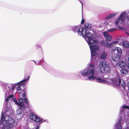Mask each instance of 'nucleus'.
I'll use <instances>...</instances> for the list:
<instances>
[{"label":"nucleus","mask_w":129,"mask_h":129,"mask_svg":"<svg viewBox=\"0 0 129 129\" xmlns=\"http://www.w3.org/2000/svg\"><path fill=\"white\" fill-rule=\"evenodd\" d=\"M88 67L80 71L79 73L84 77H87L86 80L94 81L97 82L102 83L105 81L101 76H99L95 70V65L93 63H89Z\"/></svg>","instance_id":"obj_1"},{"label":"nucleus","mask_w":129,"mask_h":129,"mask_svg":"<svg viewBox=\"0 0 129 129\" xmlns=\"http://www.w3.org/2000/svg\"><path fill=\"white\" fill-rule=\"evenodd\" d=\"M22 94V98H19L18 103L16 100V99L13 98V95L12 94H9L8 96H7V98L6 99L5 101L6 103V107L5 109H4L2 111H3V113L7 115L10 114V110L8 108L7 106V104L10 101H11L14 102L15 104L17 105H19L20 106L23 108H25L26 107L28 106V101L26 97V93L24 92L23 90H22L21 92H19V95L20 96L21 94Z\"/></svg>","instance_id":"obj_2"},{"label":"nucleus","mask_w":129,"mask_h":129,"mask_svg":"<svg viewBox=\"0 0 129 129\" xmlns=\"http://www.w3.org/2000/svg\"><path fill=\"white\" fill-rule=\"evenodd\" d=\"M4 116L3 111L0 121V129H13L16 125L14 119L8 115H6L4 117Z\"/></svg>","instance_id":"obj_3"},{"label":"nucleus","mask_w":129,"mask_h":129,"mask_svg":"<svg viewBox=\"0 0 129 129\" xmlns=\"http://www.w3.org/2000/svg\"><path fill=\"white\" fill-rule=\"evenodd\" d=\"M129 107L126 106H123L120 108V113L119 114V118L117 121L116 129H122V126L124 123V120L128 118Z\"/></svg>","instance_id":"obj_4"},{"label":"nucleus","mask_w":129,"mask_h":129,"mask_svg":"<svg viewBox=\"0 0 129 129\" xmlns=\"http://www.w3.org/2000/svg\"><path fill=\"white\" fill-rule=\"evenodd\" d=\"M126 14V17L129 21V11L126 13L125 11L122 12L120 15L119 17L116 20L115 24L116 25L119 26L120 24L123 22L124 20ZM126 33L129 35V27L125 30Z\"/></svg>","instance_id":"obj_5"},{"label":"nucleus","mask_w":129,"mask_h":129,"mask_svg":"<svg viewBox=\"0 0 129 129\" xmlns=\"http://www.w3.org/2000/svg\"><path fill=\"white\" fill-rule=\"evenodd\" d=\"M93 35L90 32H86L85 35V37H83L85 39L88 44L89 47L97 46L96 45L99 43L96 40L93 39Z\"/></svg>","instance_id":"obj_6"},{"label":"nucleus","mask_w":129,"mask_h":129,"mask_svg":"<svg viewBox=\"0 0 129 129\" xmlns=\"http://www.w3.org/2000/svg\"><path fill=\"white\" fill-rule=\"evenodd\" d=\"M121 77L119 76H117L116 78L112 79V84L118 87L119 89V87L121 88V90L125 89V84L124 81L122 80Z\"/></svg>","instance_id":"obj_7"},{"label":"nucleus","mask_w":129,"mask_h":129,"mask_svg":"<svg viewBox=\"0 0 129 129\" xmlns=\"http://www.w3.org/2000/svg\"><path fill=\"white\" fill-rule=\"evenodd\" d=\"M15 86V84L8 83L4 85L3 88L5 93V98L7 95H9L11 93H13V92L14 91Z\"/></svg>","instance_id":"obj_8"},{"label":"nucleus","mask_w":129,"mask_h":129,"mask_svg":"<svg viewBox=\"0 0 129 129\" xmlns=\"http://www.w3.org/2000/svg\"><path fill=\"white\" fill-rule=\"evenodd\" d=\"M99 67L100 71L102 73L109 72L110 70L108 64L105 61H103L100 63Z\"/></svg>","instance_id":"obj_9"},{"label":"nucleus","mask_w":129,"mask_h":129,"mask_svg":"<svg viewBox=\"0 0 129 129\" xmlns=\"http://www.w3.org/2000/svg\"><path fill=\"white\" fill-rule=\"evenodd\" d=\"M91 51V58L90 60H91L92 62H95L96 61L97 57L96 55L97 54V52L99 49V47L97 46L94 47H90Z\"/></svg>","instance_id":"obj_10"},{"label":"nucleus","mask_w":129,"mask_h":129,"mask_svg":"<svg viewBox=\"0 0 129 129\" xmlns=\"http://www.w3.org/2000/svg\"><path fill=\"white\" fill-rule=\"evenodd\" d=\"M29 119L36 122H39V124L45 121L43 119L40 117L35 114L31 113L29 114Z\"/></svg>","instance_id":"obj_11"},{"label":"nucleus","mask_w":129,"mask_h":129,"mask_svg":"<svg viewBox=\"0 0 129 129\" xmlns=\"http://www.w3.org/2000/svg\"><path fill=\"white\" fill-rule=\"evenodd\" d=\"M86 32L87 30L85 28L81 27L79 28V30L77 31V33L80 36L83 37H85V35L86 34Z\"/></svg>","instance_id":"obj_12"},{"label":"nucleus","mask_w":129,"mask_h":129,"mask_svg":"<svg viewBox=\"0 0 129 129\" xmlns=\"http://www.w3.org/2000/svg\"><path fill=\"white\" fill-rule=\"evenodd\" d=\"M116 53V54L120 56L122 53L121 49L120 47H115L114 48V49H113L112 51V53Z\"/></svg>","instance_id":"obj_13"},{"label":"nucleus","mask_w":129,"mask_h":129,"mask_svg":"<svg viewBox=\"0 0 129 129\" xmlns=\"http://www.w3.org/2000/svg\"><path fill=\"white\" fill-rule=\"evenodd\" d=\"M16 86H18L17 90L18 91H20L25 86V83L24 82H21V81L15 84Z\"/></svg>","instance_id":"obj_14"},{"label":"nucleus","mask_w":129,"mask_h":129,"mask_svg":"<svg viewBox=\"0 0 129 129\" xmlns=\"http://www.w3.org/2000/svg\"><path fill=\"white\" fill-rule=\"evenodd\" d=\"M18 106H19L21 108L19 107V108L17 110L16 112V116L18 118H21L22 117V113L23 112V110L21 109V108H22V107H20L19 105H18ZM24 108V109H25Z\"/></svg>","instance_id":"obj_15"},{"label":"nucleus","mask_w":129,"mask_h":129,"mask_svg":"<svg viewBox=\"0 0 129 129\" xmlns=\"http://www.w3.org/2000/svg\"><path fill=\"white\" fill-rule=\"evenodd\" d=\"M107 55L106 52L104 51L100 53L99 58L101 59L105 60L106 58Z\"/></svg>","instance_id":"obj_16"},{"label":"nucleus","mask_w":129,"mask_h":129,"mask_svg":"<svg viewBox=\"0 0 129 129\" xmlns=\"http://www.w3.org/2000/svg\"><path fill=\"white\" fill-rule=\"evenodd\" d=\"M111 56V58L113 60L115 61L119 60L120 58V56L117 55V54H115V53H112Z\"/></svg>","instance_id":"obj_17"},{"label":"nucleus","mask_w":129,"mask_h":129,"mask_svg":"<svg viewBox=\"0 0 129 129\" xmlns=\"http://www.w3.org/2000/svg\"><path fill=\"white\" fill-rule=\"evenodd\" d=\"M103 34L104 37L106 38V39L107 41H110L112 40V36L109 35L107 32H104Z\"/></svg>","instance_id":"obj_18"},{"label":"nucleus","mask_w":129,"mask_h":129,"mask_svg":"<svg viewBox=\"0 0 129 129\" xmlns=\"http://www.w3.org/2000/svg\"><path fill=\"white\" fill-rule=\"evenodd\" d=\"M118 42V41H116L111 43L107 44L106 46L108 48L112 47L116 45Z\"/></svg>","instance_id":"obj_19"},{"label":"nucleus","mask_w":129,"mask_h":129,"mask_svg":"<svg viewBox=\"0 0 129 129\" xmlns=\"http://www.w3.org/2000/svg\"><path fill=\"white\" fill-rule=\"evenodd\" d=\"M79 27L77 26H74L71 27V30L74 33H77V31L79 30Z\"/></svg>","instance_id":"obj_20"},{"label":"nucleus","mask_w":129,"mask_h":129,"mask_svg":"<svg viewBox=\"0 0 129 129\" xmlns=\"http://www.w3.org/2000/svg\"><path fill=\"white\" fill-rule=\"evenodd\" d=\"M117 64L122 69L124 68L125 65V63L123 61H118Z\"/></svg>","instance_id":"obj_21"},{"label":"nucleus","mask_w":129,"mask_h":129,"mask_svg":"<svg viewBox=\"0 0 129 129\" xmlns=\"http://www.w3.org/2000/svg\"><path fill=\"white\" fill-rule=\"evenodd\" d=\"M118 12H116L114 13L110 14L106 16V18L108 19H109L115 16L116 15V14H118Z\"/></svg>","instance_id":"obj_22"},{"label":"nucleus","mask_w":129,"mask_h":129,"mask_svg":"<svg viewBox=\"0 0 129 129\" xmlns=\"http://www.w3.org/2000/svg\"><path fill=\"white\" fill-rule=\"evenodd\" d=\"M122 44L125 48H128L129 47V44L127 42H123L122 43Z\"/></svg>","instance_id":"obj_23"},{"label":"nucleus","mask_w":129,"mask_h":129,"mask_svg":"<svg viewBox=\"0 0 129 129\" xmlns=\"http://www.w3.org/2000/svg\"><path fill=\"white\" fill-rule=\"evenodd\" d=\"M104 24L105 25L109 24L111 25V22L110 21L109 19H108L106 18L105 19Z\"/></svg>","instance_id":"obj_24"},{"label":"nucleus","mask_w":129,"mask_h":129,"mask_svg":"<svg viewBox=\"0 0 129 129\" xmlns=\"http://www.w3.org/2000/svg\"><path fill=\"white\" fill-rule=\"evenodd\" d=\"M124 98L126 100H128L129 101V93L125 92V94L124 96Z\"/></svg>","instance_id":"obj_25"},{"label":"nucleus","mask_w":129,"mask_h":129,"mask_svg":"<svg viewBox=\"0 0 129 129\" xmlns=\"http://www.w3.org/2000/svg\"><path fill=\"white\" fill-rule=\"evenodd\" d=\"M85 29H87L90 28L91 27V24L88 23H86L85 24Z\"/></svg>","instance_id":"obj_26"},{"label":"nucleus","mask_w":129,"mask_h":129,"mask_svg":"<svg viewBox=\"0 0 129 129\" xmlns=\"http://www.w3.org/2000/svg\"><path fill=\"white\" fill-rule=\"evenodd\" d=\"M121 73L123 75H125L127 73V70L125 69H123L120 71Z\"/></svg>","instance_id":"obj_27"},{"label":"nucleus","mask_w":129,"mask_h":129,"mask_svg":"<svg viewBox=\"0 0 129 129\" xmlns=\"http://www.w3.org/2000/svg\"><path fill=\"white\" fill-rule=\"evenodd\" d=\"M116 30V29L115 28H113L111 29H108L107 31L109 32H112Z\"/></svg>","instance_id":"obj_28"},{"label":"nucleus","mask_w":129,"mask_h":129,"mask_svg":"<svg viewBox=\"0 0 129 129\" xmlns=\"http://www.w3.org/2000/svg\"><path fill=\"white\" fill-rule=\"evenodd\" d=\"M30 77V76H29L28 77V78L26 79H24L21 81V82H26V81L28 80Z\"/></svg>","instance_id":"obj_29"},{"label":"nucleus","mask_w":129,"mask_h":129,"mask_svg":"<svg viewBox=\"0 0 129 129\" xmlns=\"http://www.w3.org/2000/svg\"><path fill=\"white\" fill-rule=\"evenodd\" d=\"M124 105L126 106H128L129 107V106H127V105H124L123 106H124ZM128 112V116H129V117H128V118H126L125 120H127V121H126V123L127 122V124L128 123V122L129 120V111Z\"/></svg>","instance_id":"obj_30"},{"label":"nucleus","mask_w":129,"mask_h":129,"mask_svg":"<svg viewBox=\"0 0 129 129\" xmlns=\"http://www.w3.org/2000/svg\"><path fill=\"white\" fill-rule=\"evenodd\" d=\"M124 105L126 106H128L129 107V106H127V105H124L123 106H124ZM128 112V116H129V117H128V118H126L125 120H127V121H126V123L127 122V124L128 123V122L129 120V111Z\"/></svg>","instance_id":"obj_31"},{"label":"nucleus","mask_w":129,"mask_h":129,"mask_svg":"<svg viewBox=\"0 0 129 129\" xmlns=\"http://www.w3.org/2000/svg\"><path fill=\"white\" fill-rule=\"evenodd\" d=\"M127 127L125 129H129V120L128 122V123L126 122Z\"/></svg>","instance_id":"obj_32"},{"label":"nucleus","mask_w":129,"mask_h":129,"mask_svg":"<svg viewBox=\"0 0 129 129\" xmlns=\"http://www.w3.org/2000/svg\"><path fill=\"white\" fill-rule=\"evenodd\" d=\"M85 19H82L81 21V23L82 24L83 23L85 22Z\"/></svg>","instance_id":"obj_33"},{"label":"nucleus","mask_w":129,"mask_h":129,"mask_svg":"<svg viewBox=\"0 0 129 129\" xmlns=\"http://www.w3.org/2000/svg\"><path fill=\"white\" fill-rule=\"evenodd\" d=\"M40 127L39 125H38L35 129H39Z\"/></svg>","instance_id":"obj_34"},{"label":"nucleus","mask_w":129,"mask_h":129,"mask_svg":"<svg viewBox=\"0 0 129 129\" xmlns=\"http://www.w3.org/2000/svg\"><path fill=\"white\" fill-rule=\"evenodd\" d=\"M79 0V1H80V2L81 3V4L82 5V9L83 4L82 3L81 1L80 0Z\"/></svg>","instance_id":"obj_35"},{"label":"nucleus","mask_w":129,"mask_h":129,"mask_svg":"<svg viewBox=\"0 0 129 129\" xmlns=\"http://www.w3.org/2000/svg\"><path fill=\"white\" fill-rule=\"evenodd\" d=\"M127 87L128 88H129V82L127 83Z\"/></svg>","instance_id":"obj_36"},{"label":"nucleus","mask_w":129,"mask_h":129,"mask_svg":"<svg viewBox=\"0 0 129 129\" xmlns=\"http://www.w3.org/2000/svg\"><path fill=\"white\" fill-rule=\"evenodd\" d=\"M127 66L128 68H129V63L127 64Z\"/></svg>","instance_id":"obj_37"},{"label":"nucleus","mask_w":129,"mask_h":129,"mask_svg":"<svg viewBox=\"0 0 129 129\" xmlns=\"http://www.w3.org/2000/svg\"><path fill=\"white\" fill-rule=\"evenodd\" d=\"M33 61L35 63V64H36H36H36V62L35 61Z\"/></svg>","instance_id":"obj_38"},{"label":"nucleus","mask_w":129,"mask_h":129,"mask_svg":"<svg viewBox=\"0 0 129 129\" xmlns=\"http://www.w3.org/2000/svg\"><path fill=\"white\" fill-rule=\"evenodd\" d=\"M128 60L129 61V57L128 58Z\"/></svg>","instance_id":"obj_39"}]
</instances>
